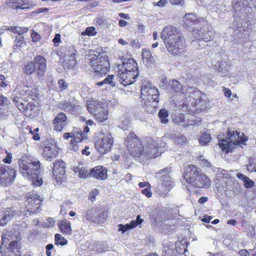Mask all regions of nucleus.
<instances>
[{"mask_svg":"<svg viewBox=\"0 0 256 256\" xmlns=\"http://www.w3.org/2000/svg\"><path fill=\"white\" fill-rule=\"evenodd\" d=\"M31 36L33 42H37L39 41L40 38V36L39 34L36 32H33L31 34Z\"/></svg>","mask_w":256,"mask_h":256,"instance_id":"69168bd1","label":"nucleus"},{"mask_svg":"<svg viewBox=\"0 0 256 256\" xmlns=\"http://www.w3.org/2000/svg\"><path fill=\"white\" fill-rule=\"evenodd\" d=\"M84 138H86L84 134L82 133L81 132H78L76 134L72 139L70 144H74V142H80Z\"/></svg>","mask_w":256,"mask_h":256,"instance_id":"c03bdc74","label":"nucleus"},{"mask_svg":"<svg viewBox=\"0 0 256 256\" xmlns=\"http://www.w3.org/2000/svg\"><path fill=\"white\" fill-rule=\"evenodd\" d=\"M170 85L171 86L172 89L175 92H180L182 90V85L180 83L175 80H173L170 82Z\"/></svg>","mask_w":256,"mask_h":256,"instance_id":"37998d69","label":"nucleus"},{"mask_svg":"<svg viewBox=\"0 0 256 256\" xmlns=\"http://www.w3.org/2000/svg\"><path fill=\"white\" fill-rule=\"evenodd\" d=\"M120 69H123V72H131L138 74L137 63L133 58H129L126 62H124L120 65Z\"/></svg>","mask_w":256,"mask_h":256,"instance_id":"5701e85b","label":"nucleus"},{"mask_svg":"<svg viewBox=\"0 0 256 256\" xmlns=\"http://www.w3.org/2000/svg\"><path fill=\"white\" fill-rule=\"evenodd\" d=\"M52 42L55 45L57 46L60 42V34H56Z\"/></svg>","mask_w":256,"mask_h":256,"instance_id":"338daca9","label":"nucleus"},{"mask_svg":"<svg viewBox=\"0 0 256 256\" xmlns=\"http://www.w3.org/2000/svg\"><path fill=\"white\" fill-rule=\"evenodd\" d=\"M26 104H27V102H25V101H24V102H20L16 106L18 107V109L20 111L24 112V111L26 110Z\"/></svg>","mask_w":256,"mask_h":256,"instance_id":"e2e57ef3","label":"nucleus"},{"mask_svg":"<svg viewBox=\"0 0 256 256\" xmlns=\"http://www.w3.org/2000/svg\"><path fill=\"white\" fill-rule=\"evenodd\" d=\"M175 222L174 220L168 222L166 224V229L168 231L172 230L176 228V226L174 224Z\"/></svg>","mask_w":256,"mask_h":256,"instance_id":"13d9d810","label":"nucleus"},{"mask_svg":"<svg viewBox=\"0 0 256 256\" xmlns=\"http://www.w3.org/2000/svg\"><path fill=\"white\" fill-rule=\"evenodd\" d=\"M100 109L94 116L97 120L102 122L108 118V110L104 108L103 106H101Z\"/></svg>","mask_w":256,"mask_h":256,"instance_id":"e433bc0d","label":"nucleus"},{"mask_svg":"<svg viewBox=\"0 0 256 256\" xmlns=\"http://www.w3.org/2000/svg\"><path fill=\"white\" fill-rule=\"evenodd\" d=\"M34 66L36 67V74L38 77H42L46 72V60L42 56H38L32 62Z\"/></svg>","mask_w":256,"mask_h":256,"instance_id":"a211bd4d","label":"nucleus"},{"mask_svg":"<svg viewBox=\"0 0 256 256\" xmlns=\"http://www.w3.org/2000/svg\"><path fill=\"white\" fill-rule=\"evenodd\" d=\"M192 36L196 39L202 40L204 42L212 40L214 36L215 32L212 27L206 26L200 30L194 29L192 32Z\"/></svg>","mask_w":256,"mask_h":256,"instance_id":"ddd939ff","label":"nucleus"},{"mask_svg":"<svg viewBox=\"0 0 256 256\" xmlns=\"http://www.w3.org/2000/svg\"><path fill=\"white\" fill-rule=\"evenodd\" d=\"M141 140L134 132L130 133L125 140L128 151H132L134 146L141 145Z\"/></svg>","mask_w":256,"mask_h":256,"instance_id":"aec40b11","label":"nucleus"},{"mask_svg":"<svg viewBox=\"0 0 256 256\" xmlns=\"http://www.w3.org/2000/svg\"><path fill=\"white\" fill-rule=\"evenodd\" d=\"M186 116L182 114H175L172 117L173 121L178 124V125L182 126L184 127H188L190 126H193L195 124V122L192 121V123H189L186 122Z\"/></svg>","mask_w":256,"mask_h":256,"instance_id":"bb28decb","label":"nucleus"},{"mask_svg":"<svg viewBox=\"0 0 256 256\" xmlns=\"http://www.w3.org/2000/svg\"><path fill=\"white\" fill-rule=\"evenodd\" d=\"M142 193L146 195L148 198L152 196V194L148 188H145L142 190Z\"/></svg>","mask_w":256,"mask_h":256,"instance_id":"774afa93","label":"nucleus"},{"mask_svg":"<svg viewBox=\"0 0 256 256\" xmlns=\"http://www.w3.org/2000/svg\"><path fill=\"white\" fill-rule=\"evenodd\" d=\"M175 141L178 144H186L187 142V139L183 135H178L175 138Z\"/></svg>","mask_w":256,"mask_h":256,"instance_id":"5fc2aeb1","label":"nucleus"},{"mask_svg":"<svg viewBox=\"0 0 256 256\" xmlns=\"http://www.w3.org/2000/svg\"><path fill=\"white\" fill-rule=\"evenodd\" d=\"M140 92L142 108L148 112H152L159 102L160 93L158 90L152 86L150 82L144 80L142 83Z\"/></svg>","mask_w":256,"mask_h":256,"instance_id":"20e7f679","label":"nucleus"},{"mask_svg":"<svg viewBox=\"0 0 256 256\" xmlns=\"http://www.w3.org/2000/svg\"><path fill=\"white\" fill-rule=\"evenodd\" d=\"M73 171L78 173V176L82 178H86L90 176V172L82 164H78V166H74Z\"/></svg>","mask_w":256,"mask_h":256,"instance_id":"cd10ccee","label":"nucleus"},{"mask_svg":"<svg viewBox=\"0 0 256 256\" xmlns=\"http://www.w3.org/2000/svg\"><path fill=\"white\" fill-rule=\"evenodd\" d=\"M158 116L160 120V121L163 124H166L168 120V114L167 110L166 109H161L158 112Z\"/></svg>","mask_w":256,"mask_h":256,"instance_id":"a19ab883","label":"nucleus"},{"mask_svg":"<svg viewBox=\"0 0 256 256\" xmlns=\"http://www.w3.org/2000/svg\"><path fill=\"white\" fill-rule=\"evenodd\" d=\"M132 151H129L130 155L134 158H139L142 155L144 156L145 150L144 146L141 142V145L134 146Z\"/></svg>","mask_w":256,"mask_h":256,"instance_id":"4c0bfd02","label":"nucleus"},{"mask_svg":"<svg viewBox=\"0 0 256 256\" xmlns=\"http://www.w3.org/2000/svg\"><path fill=\"white\" fill-rule=\"evenodd\" d=\"M184 27L190 28L205 22L204 20L198 19L196 16L192 13L186 14L182 18Z\"/></svg>","mask_w":256,"mask_h":256,"instance_id":"6ab92c4d","label":"nucleus"},{"mask_svg":"<svg viewBox=\"0 0 256 256\" xmlns=\"http://www.w3.org/2000/svg\"><path fill=\"white\" fill-rule=\"evenodd\" d=\"M236 176L238 178L244 182V186L246 188H250L254 186V182L244 174L241 173H238L236 174Z\"/></svg>","mask_w":256,"mask_h":256,"instance_id":"58836bf2","label":"nucleus"},{"mask_svg":"<svg viewBox=\"0 0 256 256\" xmlns=\"http://www.w3.org/2000/svg\"><path fill=\"white\" fill-rule=\"evenodd\" d=\"M52 173L56 179L61 178L65 174V163L62 160L54 162Z\"/></svg>","mask_w":256,"mask_h":256,"instance_id":"412c9836","label":"nucleus"},{"mask_svg":"<svg viewBox=\"0 0 256 256\" xmlns=\"http://www.w3.org/2000/svg\"><path fill=\"white\" fill-rule=\"evenodd\" d=\"M99 212V208L92 207L87 209L84 213V217L88 221L96 222V214Z\"/></svg>","mask_w":256,"mask_h":256,"instance_id":"c85d7f7f","label":"nucleus"},{"mask_svg":"<svg viewBox=\"0 0 256 256\" xmlns=\"http://www.w3.org/2000/svg\"><path fill=\"white\" fill-rule=\"evenodd\" d=\"M211 140L210 135L208 133H204L199 139L200 143L202 145H206Z\"/></svg>","mask_w":256,"mask_h":256,"instance_id":"a18cd8bd","label":"nucleus"},{"mask_svg":"<svg viewBox=\"0 0 256 256\" xmlns=\"http://www.w3.org/2000/svg\"><path fill=\"white\" fill-rule=\"evenodd\" d=\"M57 152H58L56 151L54 146H46L44 149L42 154L44 158H46L47 160L51 161L54 158L56 157Z\"/></svg>","mask_w":256,"mask_h":256,"instance_id":"473e14b6","label":"nucleus"},{"mask_svg":"<svg viewBox=\"0 0 256 256\" xmlns=\"http://www.w3.org/2000/svg\"><path fill=\"white\" fill-rule=\"evenodd\" d=\"M120 64H118L117 68L118 70V74L116 78L118 79V82L124 86L130 85L136 82V79L138 74L131 72H123V69H120Z\"/></svg>","mask_w":256,"mask_h":256,"instance_id":"4468645a","label":"nucleus"},{"mask_svg":"<svg viewBox=\"0 0 256 256\" xmlns=\"http://www.w3.org/2000/svg\"><path fill=\"white\" fill-rule=\"evenodd\" d=\"M58 84L60 88L62 90H64L68 87L67 84L63 79H60L58 80Z\"/></svg>","mask_w":256,"mask_h":256,"instance_id":"0e129e2a","label":"nucleus"},{"mask_svg":"<svg viewBox=\"0 0 256 256\" xmlns=\"http://www.w3.org/2000/svg\"><path fill=\"white\" fill-rule=\"evenodd\" d=\"M20 172L22 176L30 180L35 186H40L43 183L42 172L40 162L29 156H23L19 161Z\"/></svg>","mask_w":256,"mask_h":256,"instance_id":"f03ea898","label":"nucleus"},{"mask_svg":"<svg viewBox=\"0 0 256 256\" xmlns=\"http://www.w3.org/2000/svg\"><path fill=\"white\" fill-rule=\"evenodd\" d=\"M104 106L103 103L97 101H91L87 104V109L88 111L94 115L96 112H98L101 110V106Z\"/></svg>","mask_w":256,"mask_h":256,"instance_id":"2f4dec72","label":"nucleus"},{"mask_svg":"<svg viewBox=\"0 0 256 256\" xmlns=\"http://www.w3.org/2000/svg\"><path fill=\"white\" fill-rule=\"evenodd\" d=\"M117 81H118L116 76L113 74L108 75L104 80V84H108L110 87H114L116 86Z\"/></svg>","mask_w":256,"mask_h":256,"instance_id":"ea45409f","label":"nucleus"},{"mask_svg":"<svg viewBox=\"0 0 256 256\" xmlns=\"http://www.w3.org/2000/svg\"><path fill=\"white\" fill-rule=\"evenodd\" d=\"M26 0H8V4L10 7L16 9H29L30 8L28 4L26 3Z\"/></svg>","mask_w":256,"mask_h":256,"instance_id":"c756f323","label":"nucleus"},{"mask_svg":"<svg viewBox=\"0 0 256 256\" xmlns=\"http://www.w3.org/2000/svg\"><path fill=\"white\" fill-rule=\"evenodd\" d=\"M108 214L107 212H102L98 216H96V219L98 220L96 221V222H103L105 220L106 218L108 217Z\"/></svg>","mask_w":256,"mask_h":256,"instance_id":"864d4df0","label":"nucleus"},{"mask_svg":"<svg viewBox=\"0 0 256 256\" xmlns=\"http://www.w3.org/2000/svg\"><path fill=\"white\" fill-rule=\"evenodd\" d=\"M234 12L235 16L238 17H244L247 18V20L249 21L250 19L252 20V18L250 17L248 14V12L251 15L250 12L252 9L248 6V2L247 0H234L233 4Z\"/></svg>","mask_w":256,"mask_h":256,"instance_id":"9b49d317","label":"nucleus"},{"mask_svg":"<svg viewBox=\"0 0 256 256\" xmlns=\"http://www.w3.org/2000/svg\"><path fill=\"white\" fill-rule=\"evenodd\" d=\"M42 201L38 195H30L26 198L25 209L21 212L22 214L28 216L33 214L39 212L40 210Z\"/></svg>","mask_w":256,"mask_h":256,"instance_id":"1a4fd4ad","label":"nucleus"},{"mask_svg":"<svg viewBox=\"0 0 256 256\" xmlns=\"http://www.w3.org/2000/svg\"><path fill=\"white\" fill-rule=\"evenodd\" d=\"M90 176L98 179L104 180L107 178V171L102 166H98L90 170Z\"/></svg>","mask_w":256,"mask_h":256,"instance_id":"b1692460","label":"nucleus"},{"mask_svg":"<svg viewBox=\"0 0 256 256\" xmlns=\"http://www.w3.org/2000/svg\"><path fill=\"white\" fill-rule=\"evenodd\" d=\"M186 98V104L188 106H192L194 110L196 112H202L208 108L206 101L202 98L200 92L195 88L190 87L188 89Z\"/></svg>","mask_w":256,"mask_h":256,"instance_id":"6e6552de","label":"nucleus"},{"mask_svg":"<svg viewBox=\"0 0 256 256\" xmlns=\"http://www.w3.org/2000/svg\"><path fill=\"white\" fill-rule=\"evenodd\" d=\"M95 30V28L92 26V27H88L86 28V30L84 32H82V36H85L86 34L88 36H91L94 34V31Z\"/></svg>","mask_w":256,"mask_h":256,"instance_id":"bf43d9fd","label":"nucleus"},{"mask_svg":"<svg viewBox=\"0 0 256 256\" xmlns=\"http://www.w3.org/2000/svg\"><path fill=\"white\" fill-rule=\"evenodd\" d=\"M16 176V170L8 168H0V184L7 186L11 184Z\"/></svg>","mask_w":256,"mask_h":256,"instance_id":"2eb2a0df","label":"nucleus"},{"mask_svg":"<svg viewBox=\"0 0 256 256\" xmlns=\"http://www.w3.org/2000/svg\"><path fill=\"white\" fill-rule=\"evenodd\" d=\"M68 242V240L58 234L55 235V244L56 245L64 246Z\"/></svg>","mask_w":256,"mask_h":256,"instance_id":"49530a36","label":"nucleus"},{"mask_svg":"<svg viewBox=\"0 0 256 256\" xmlns=\"http://www.w3.org/2000/svg\"><path fill=\"white\" fill-rule=\"evenodd\" d=\"M67 118L64 112L59 113L53 120L55 125L54 130L56 131H62L66 124Z\"/></svg>","mask_w":256,"mask_h":256,"instance_id":"4be33fe9","label":"nucleus"},{"mask_svg":"<svg viewBox=\"0 0 256 256\" xmlns=\"http://www.w3.org/2000/svg\"><path fill=\"white\" fill-rule=\"evenodd\" d=\"M59 228L64 234L69 235L72 234L70 222L66 220H64L60 222Z\"/></svg>","mask_w":256,"mask_h":256,"instance_id":"72a5a7b5","label":"nucleus"},{"mask_svg":"<svg viewBox=\"0 0 256 256\" xmlns=\"http://www.w3.org/2000/svg\"><path fill=\"white\" fill-rule=\"evenodd\" d=\"M240 134L239 132L234 128H229L226 138H222L220 134L218 136L219 146L228 153L232 152L236 146L240 144H246L245 142L248 140V138L244 133H242V136Z\"/></svg>","mask_w":256,"mask_h":256,"instance_id":"423d86ee","label":"nucleus"},{"mask_svg":"<svg viewBox=\"0 0 256 256\" xmlns=\"http://www.w3.org/2000/svg\"><path fill=\"white\" fill-rule=\"evenodd\" d=\"M186 181L192 186L198 188H208L211 185L208 177L200 168L194 164L186 166L184 172Z\"/></svg>","mask_w":256,"mask_h":256,"instance_id":"39448f33","label":"nucleus"},{"mask_svg":"<svg viewBox=\"0 0 256 256\" xmlns=\"http://www.w3.org/2000/svg\"><path fill=\"white\" fill-rule=\"evenodd\" d=\"M113 144L112 136L108 134L98 140L95 144V146L99 153L104 154L111 150Z\"/></svg>","mask_w":256,"mask_h":256,"instance_id":"f8f14e48","label":"nucleus"},{"mask_svg":"<svg viewBox=\"0 0 256 256\" xmlns=\"http://www.w3.org/2000/svg\"><path fill=\"white\" fill-rule=\"evenodd\" d=\"M226 63L223 61H220V69L221 70H219V72H220V74L222 76H226L228 74V72L226 68Z\"/></svg>","mask_w":256,"mask_h":256,"instance_id":"6e6d98bb","label":"nucleus"},{"mask_svg":"<svg viewBox=\"0 0 256 256\" xmlns=\"http://www.w3.org/2000/svg\"><path fill=\"white\" fill-rule=\"evenodd\" d=\"M76 50L74 46H69L66 50L64 65L68 68H74L76 64Z\"/></svg>","mask_w":256,"mask_h":256,"instance_id":"f3484780","label":"nucleus"},{"mask_svg":"<svg viewBox=\"0 0 256 256\" xmlns=\"http://www.w3.org/2000/svg\"><path fill=\"white\" fill-rule=\"evenodd\" d=\"M170 172V168H165L156 174H161L160 180L162 181V184L160 188H158V190H162V192H160V194H166L174 186L172 178L169 174Z\"/></svg>","mask_w":256,"mask_h":256,"instance_id":"9d476101","label":"nucleus"},{"mask_svg":"<svg viewBox=\"0 0 256 256\" xmlns=\"http://www.w3.org/2000/svg\"><path fill=\"white\" fill-rule=\"evenodd\" d=\"M160 38L169 52L176 56L182 52L185 40L178 28L172 25L166 26L161 32Z\"/></svg>","mask_w":256,"mask_h":256,"instance_id":"f257e3e1","label":"nucleus"},{"mask_svg":"<svg viewBox=\"0 0 256 256\" xmlns=\"http://www.w3.org/2000/svg\"><path fill=\"white\" fill-rule=\"evenodd\" d=\"M90 250L96 251L99 252H102L108 250V246L105 242H90L88 246Z\"/></svg>","mask_w":256,"mask_h":256,"instance_id":"a878e982","label":"nucleus"},{"mask_svg":"<svg viewBox=\"0 0 256 256\" xmlns=\"http://www.w3.org/2000/svg\"><path fill=\"white\" fill-rule=\"evenodd\" d=\"M118 230L122 231V234H124L126 230L131 229L130 227L129 226L128 224L126 225H123L122 224H120L118 225Z\"/></svg>","mask_w":256,"mask_h":256,"instance_id":"680f3d73","label":"nucleus"},{"mask_svg":"<svg viewBox=\"0 0 256 256\" xmlns=\"http://www.w3.org/2000/svg\"><path fill=\"white\" fill-rule=\"evenodd\" d=\"M145 150L144 156L148 158H156L159 154H158V144L152 138H148L144 142Z\"/></svg>","mask_w":256,"mask_h":256,"instance_id":"dca6fc26","label":"nucleus"},{"mask_svg":"<svg viewBox=\"0 0 256 256\" xmlns=\"http://www.w3.org/2000/svg\"><path fill=\"white\" fill-rule=\"evenodd\" d=\"M90 66L92 70L95 72L94 76L96 78L106 74L110 68V64L105 52H95L90 59Z\"/></svg>","mask_w":256,"mask_h":256,"instance_id":"0eeeda50","label":"nucleus"},{"mask_svg":"<svg viewBox=\"0 0 256 256\" xmlns=\"http://www.w3.org/2000/svg\"><path fill=\"white\" fill-rule=\"evenodd\" d=\"M0 253L2 256H20V238L11 231H6L2 236Z\"/></svg>","mask_w":256,"mask_h":256,"instance_id":"7ed1b4c3","label":"nucleus"},{"mask_svg":"<svg viewBox=\"0 0 256 256\" xmlns=\"http://www.w3.org/2000/svg\"><path fill=\"white\" fill-rule=\"evenodd\" d=\"M197 160L199 162V164L203 166L210 167V163L205 158V157L203 155H200L197 157Z\"/></svg>","mask_w":256,"mask_h":256,"instance_id":"09e8293b","label":"nucleus"},{"mask_svg":"<svg viewBox=\"0 0 256 256\" xmlns=\"http://www.w3.org/2000/svg\"><path fill=\"white\" fill-rule=\"evenodd\" d=\"M16 212L12 208H8L4 212L3 216L0 218V224L5 226L15 216Z\"/></svg>","mask_w":256,"mask_h":256,"instance_id":"7c9ffc66","label":"nucleus"},{"mask_svg":"<svg viewBox=\"0 0 256 256\" xmlns=\"http://www.w3.org/2000/svg\"><path fill=\"white\" fill-rule=\"evenodd\" d=\"M24 74H31L36 70V67L34 66V64L32 62H28L24 68Z\"/></svg>","mask_w":256,"mask_h":256,"instance_id":"79ce46f5","label":"nucleus"},{"mask_svg":"<svg viewBox=\"0 0 256 256\" xmlns=\"http://www.w3.org/2000/svg\"><path fill=\"white\" fill-rule=\"evenodd\" d=\"M144 222V220L140 218V216H138L136 220H132L130 224H128L130 228H132L142 224Z\"/></svg>","mask_w":256,"mask_h":256,"instance_id":"603ef678","label":"nucleus"},{"mask_svg":"<svg viewBox=\"0 0 256 256\" xmlns=\"http://www.w3.org/2000/svg\"><path fill=\"white\" fill-rule=\"evenodd\" d=\"M142 55L143 62L145 63L146 65H149L154 62V58L148 50L143 49Z\"/></svg>","mask_w":256,"mask_h":256,"instance_id":"f704fd0d","label":"nucleus"},{"mask_svg":"<svg viewBox=\"0 0 256 256\" xmlns=\"http://www.w3.org/2000/svg\"><path fill=\"white\" fill-rule=\"evenodd\" d=\"M243 18H244V17H238V18H236V20H234L233 24L234 26H235L240 31V30H242V22Z\"/></svg>","mask_w":256,"mask_h":256,"instance_id":"4d7b16f0","label":"nucleus"},{"mask_svg":"<svg viewBox=\"0 0 256 256\" xmlns=\"http://www.w3.org/2000/svg\"><path fill=\"white\" fill-rule=\"evenodd\" d=\"M34 104L27 102L26 106V110L24 112V114L26 116H33L32 114V111L34 110Z\"/></svg>","mask_w":256,"mask_h":256,"instance_id":"3c124183","label":"nucleus"},{"mask_svg":"<svg viewBox=\"0 0 256 256\" xmlns=\"http://www.w3.org/2000/svg\"><path fill=\"white\" fill-rule=\"evenodd\" d=\"M14 44L13 48L14 50H20V48H24L26 43L24 41V37L23 36L18 35L14 40Z\"/></svg>","mask_w":256,"mask_h":256,"instance_id":"c9c22d12","label":"nucleus"},{"mask_svg":"<svg viewBox=\"0 0 256 256\" xmlns=\"http://www.w3.org/2000/svg\"><path fill=\"white\" fill-rule=\"evenodd\" d=\"M62 106L66 112L72 113L76 106L69 102H64L62 104Z\"/></svg>","mask_w":256,"mask_h":256,"instance_id":"de8ad7c7","label":"nucleus"},{"mask_svg":"<svg viewBox=\"0 0 256 256\" xmlns=\"http://www.w3.org/2000/svg\"><path fill=\"white\" fill-rule=\"evenodd\" d=\"M12 31L14 33H17L18 35L22 36V34L28 31L27 28H21L18 26H14L11 28Z\"/></svg>","mask_w":256,"mask_h":256,"instance_id":"8fccbe9b","label":"nucleus"},{"mask_svg":"<svg viewBox=\"0 0 256 256\" xmlns=\"http://www.w3.org/2000/svg\"><path fill=\"white\" fill-rule=\"evenodd\" d=\"M98 194H99L98 191L96 189L92 190V192L90 193V194H89L90 198H89L91 200L92 202H94L96 200V196L97 195H98Z\"/></svg>","mask_w":256,"mask_h":256,"instance_id":"052dcab7","label":"nucleus"},{"mask_svg":"<svg viewBox=\"0 0 256 256\" xmlns=\"http://www.w3.org/2000/svg\"><path fill=\"white\" fill-rule=\"evenodd\" d=\"M22 92L24 93L26 95H27L28 96H30L32 100H36L39 96L37 86L35 84L24 86L22 90Z\"/></svg>","mask_w":256,"mask_h":256,"instance_id":"393cba45","label":"nucleus"}]
</instances>
